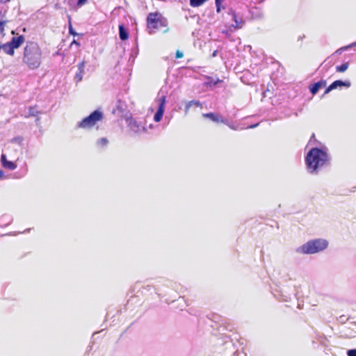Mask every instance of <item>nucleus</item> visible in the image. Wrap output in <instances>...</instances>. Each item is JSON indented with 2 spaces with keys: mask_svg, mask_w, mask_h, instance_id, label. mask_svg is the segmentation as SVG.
Segmentation results:
<instances>
[{
  "mask_svg": "<svg viewBox=\"0 0 356 356\" xmlns=\"http://www.w3.org/2000/svg\"><path fill=\"white\" fill-rule=\"evenodd\" d=\"M305 161L308 172L317 175L321 168L330 165V157L326 148L316 147L308 151Z\"/></svg>",
  "mask_w": 356,
  "mask_h": 356,
  "instance_id": "f257e3e1",
  "label": "nucleus"
},
{
  "mask_svg": "<svg viewBox=\"0 0 356 356\" xmlns=\"http://www.w3.org/2000/svg\"><path fill=\"white\" fill-rule=\"evenodd\" d=\"M42 51L39 45L34 42H26L24 49L23 62L31 70H35L40 66Z\"/></svg>",
  "mask_w": 356,
  "mask_h": 356,
  "instance_id": "f03ea898",
  "label": "nucleus"
},
{
  "mask_svg": "<svg viewBox=\"0 0 356 356\" xmlns=\"http://www.w3.org/2000/svg\"><path fill=\"white\" fill-rule=\"evenodd\" d=\"M329 245L327 240L322 238L312 239L296 248L295 252L301 254H314L326 250Z\"/></svg>",
  "mask_w": 356,
  "mask_h": 356,
  "instance_id": "7ed1b4c3",
  "label": "nucleus"
},
{
  "mask_svg": "<svg viewBox=\"0 0 356 356\" xmlns=\"http://www.w3.org/2000/svg\"><path fill=\"white\" fill-rule=\"evenodd\" d=\"M147 29L149 30L166 28L168 20L159 13H150L147 17Z\"/></svg>",
  "mask_w": 356,
  "mask_h": 356,
  "instance_id": "20e7f679",
  "label": "nucleus"
},
{
  "mask_svg": "<svg viewBox=\"0 0 356 356\" xmlns=\"http://www.w3.org/2000/svg\"><path fill=\"white\" fill-rule=\"evenodd\" d=\"M104 113L100 109H96L88 116L84 118L77 124L78 128L90 129L94 127L98 122L102 120Z\"/></svg>",
  "mask_w": 356,
  "mask_h": 356,
  "instance_id": "39448f33",
  "label": "nucleus"
},
{
  "mask_svg": "<svg viewBox=\"0 0 356 356\" xmlns=\"http://www.w3.org/2000/svg\"><path fill=\"white\" fill-rule=\"evenodd\" d=\"M131 293L134 296H138V293H140L143 295L148 296L155 293L158 296L159 299H161L162 296L160 293L156 291V289L152 284L147 282H137L133 286Z\"/></svg>",
  "mask_w": 356,
  "mask_h": 356,
  "instance_id": "423d86ee",
  "label": "nucleus"
},
{
  "mask_svg": "<svg viewBox=\"0 0 356 356\" xmlns=\"http://www.w3.org/2000/svg\"><path fill=\"white\" fill-rule=\"evenodd\" d=\"M126 122L129 130L134 135H139L146 131V128L145 127L142 121H139L136 118L129 117L126 118Z\"/></svg>",
  "mask_w": 356,
  "mask_h": 356,
  "instance_id": "0eeeda50",
  "label": "nucleus"
},
{
  "mask_svg": "<svg viewBox=\"0 0 356 356\" xmlns=\"http://www.w3.org/2000/svg\"><path fill=\"white\" fill-rule=\"evenodd\" d=\"M159 108L154 115V120L156 122H159L161 120L163 113L165 111V106L166 103V97L165 95H161L159 97Z\"/></svg>",
  "mask_w": 356,
  "mask_h": 356,
  "instance_id": "6e6552de",
  "label": "nucleus"
},
{
  "mask_svg": "<svg viewBox=\"0 0 356 356\" xmlns=\"http://www.w3.org/2000/svg\"><path fill=\"white\" fill-rule=\"evenodd\" d=\"M228 15L232 17V19L234 22V24L232 25L234 29H239L243 27L245 24V21L241 15L237 13L233 9H229Z\"/></svg>",
  "mask_w": 356,
  "mask_h": 356,
  "instance_id": "1a4fd4ad",
  "label": "nucleus"
},
{
  "mask_svg": "<svg viewBox=\"0 0 356 356\" xmlns=\"http://www.w3.org/2000/svg\"><path fill=\"white\" fill-rule=\"evenodd\" d=\"M351 86L350 81L336 80L333 81L325 90L324 95L339 87L349 88Z\"/></svg>",
  "mask_w": 356,
  "mask_h": 356,
  "instance_id": "9d476101",
  "label": "nucleus"
},
{
  "mask_svg": "<svg viewBox=\"0 0 356 356\" xmlns=\"http://www.w3.org/2000/svg\"><path fill=\"white\" fill-rule=\"evenodd\" d=\"M202 116L205 118L211 120L214 122H220L225 124H228V120L227 118H225L216 113L211 112L207 113H203Z\"/></svg>",
  "mask_w": 356,
  "mask_h": 356,
  "instance_id": "9b49d317",
  "label": "nucleus"
},
{
  "mask_svg": "<svg viewBox=\"0 0 356 356\" xmlns=\"http://www.w3.org/2000/svg\"><path fill=\"white\" fill-rule=\"evenodd\" d=\"M326 83H327L325 80L321 79L318 82L310 84L309 87L310 92L313 95H316L321 88H324L326 86Z\"/></svg>",
  "mask_w": 356,
  "mask_h": 356,
  "instance_id": "f8f14e48",
  "label": "nucleus"
},
{
  "mask_svg": "<svg viewBox=\"0 0 356 356\" xmlns=\"http://www.w3.org/2000/svg\"><path fill=\"white\" fill-rule=\"evenodd\" d=\"M1 163L4 168L10 170H13L17 168V165L14 162L8 161L4 154L1 155Z\"/></svg>",
  "mask_w": 356,
  "mask_h": 356,
  "instance_id": "ddd939ff",
  "label": "nucleus"
},
{
  "mask_svg": "<svg viewBox=\"0 0 356 356\" xmlns=\"http://www.w3.org/2000/svg\"><path fill=\"white\" fill-rule=\"evenodd\" d=\"M276 292L278 294H275V296L277 298L280 299L282 301L287 302L291 299L292 296L294 295L293 293H288L286 291H284L283 289L276 290Z\"/></svg>",
  "mask_w": 356,
  "mask_h": 356,
  "instance_id": "4468645a",
  "label": "nucleus"
},
{
  "mask_svg": "<svg viewBox=\"0 0 356 356\" xmlns=\"http://www.w3.org/2000/svg\"><path fill=\"white\" fill-rule=\"evenodd\" d=\"M24 36L21 35L17 37H13L9 42L15 49L19 48L24 42Z\"/></svg>",
  "mask_w": 356,
  "mask_h": 356,
  "instance_id": "2eb2a0df",
  "label": "nucleus"
},
{
  "mask_svg": "<svg viewBox=\"0 0 356 356\" xmlns=\"http://www.w3.org/2000/svg\"><path fill=\"white\" fill-rule=\"evenodd\" d=\"M129 31L125 28L124 24H120L119 25V37L120 39L122 41H124L129 38Z\"/></svg>",
  "mask_w": 356,
  "mask_h": 356,
  "instance_id": "dca6fc26",
  "label": "nucleus"
},
{
  "mask_svg": "<svg viewBox=\"0 0 356 356\" xmlns=\"http://www.w3.org/2000/svg\"><path fill=\"white\" fill-rule=\"evenodd\" d=\"M207 81L204 83V85L207 87H213L216 86L218 83L222 82V80L219 78H216V79L211 76H206Z\"/></svg>",
  "mask_w": 356,
  "mask_h": 356,
  "instance_id": "f3484780",
  "label": "nucleus"
},
{
  "mask_svg": "<svg viewBox=\"0 0 356 356\" xmlns=\"http://www.w3.org/2000/svg\"><path fill=\"white\" fill-rule=\"evenodd\" d=\"M1 49H3V51L10 56H13L15 54V49L12 47L9 42L5 44H0Z\"/></svg>",
  "mask_w": 356,
  "mask_h": 356,
  "instance_id": "a211bd4d",
  "label": "nucleus"
},
{
  "mask_svg": "<svg viewBox=\"0 0 356 356\" xmlns=\"http://www.w3.org/2000/svg\"><path fill=\"white\" fill-rule=\"evenodd\" d=\"M126 108L127 106L125 103L121 100H118L115 106V109H114L113 112L117 111L119 113L123 114L126 111Z\"/></svg>",
  "mask_w": 356,
  "mask_h": 356,
  "instance_id": "6ab92c4d",
  "label": "nucleus"
},
{
  "mask_svg": "<svg viewBox=\"0 0 356 356\" xmlns=\"http://www.w3.org/2000/svg\"><path fill=\"white\" fill-rule=\"evenodd\" d=\"M192 106H200L201 103L197 100H191L186 103L184 111L187 113Z\"/></svg>",
  "mask_w": 356,
  "mask_h": 356,
  "instance_id": "aec40b11",
  "label": "nucleus"
},
{
  "mask_svg": "<svg viewBox=\"0 0 356 356\" xmlns=\"http://www.w3.org/2000/svg\"><path fill=\"white\" fill-rule=\"evenodd\" d=\"M108 140L106 138H101L97 140L96 145L99 147H103L108 145Z\"/></svg>",
  "mask_w": 356,
  "mask_h": 356,
  "instance_id": "412c9836",
  "label": "nucleus"
},
{
  "mask_svg": "<svg viewBox=\"0 0 356 356\" xmlns=\"http://www.w3.org/2000/svg\"><path fill=\"white\" fill-rule=\"evenodd\" d=\"M40 112L38 111L36 108V106H31L29 109V115L26 116V118L31 116H37Z\"/></svg>",
  "mask_w": 356,
  "mask_h": 356,
  "instance_id": "4be33fe9",
  "label": "nucleus"
},
{
  "mask_svg": "<svg viewBox=\"0 0 356 356\" xmlns=\"http://www.w3.org/2000/svg\"><path fill=\"white\" fill-rule=\"evenodd\" d=\"M349 66L348 62L344 63L340 65H337L336 67V71L338 72H344Z\"/></svg>",
  "mask_w": 356,
  "mask_h": 356,
  "instance_id": "5701e85b",
  "label": "nucleus"
},
{
  "mask_svg": "<svg viewBox=\"0 0 356 356\" xmlns=\"http://www.w3.org/2000/svg\"><path fill=\"white\" fill-rule=\"evenodd\" d=\"M353 47H356V42H354L348 45L342 47L336 51L337 54H341L342 51H346Z\"/></svg>",
  "mask_w": 356,
  "mask_h": 356,
  "instance_id": "b1692460",
  "label": "nucleus"
},
{
  "mask_svg": "<svg viewBox=\"0 0 356 356\" xmlns=\"http://www.w3.org/2000/svg\"><path fill=\"white\" fill-rule=\"evenodd\" d=\"M68 22H69V33L74 36L77 35H78L77 33L72 28L70 16H68Z\"/></svg>",
  "mask_w": 356,
  "mask_h": 356,
  "instance_id": "393cba45",
  "label": "nucleus"
},
{
  "mask_svg": "<svg viewBox=\"0 0 356 356\" xmlns=\"http://www.w3.org/2000/svg\"><path fill=\"white\" fill-rule=\"evenodd\" d=\"M83 74V72H78V71L76 72L74 79L76 80L77 82L82 81Z\"/></svg>",
  "mask_w": 356,
  "mask_h": 356,
  "instance_id": "a878e982",
  "label": "nucleus"
},
{
  "mask_svg": "<svg viewBox=\"0 0 356 356\" xmlns=\"http://www.w3.org/2000/svg\"><path fill=\"white\" fill-rule=\"evenodd\" d=\"M77 67H78V72H83L84 68H85V62L82 61V62L79 63L77 65Z\"/></svg>",
  "mask_w": 356,
  "mask_h": 356,
  "instance_id": "bb28decb",
  "label": "nucleus"
},
{
  "mask_svg": "<svg viewBox=\"0 0 356 356\" xmlns=\"http://www.w3.org/2000/svg\"><path fill=\"white\" fill-rule=\"evenodd\" d=\"M348 318L344 316V315H341L339 316V318H338V321L341 324H344L347 321H348Z\"/></svg>",
  "mask_w": 356,
  "mask_h": 356,
  "instance_id": "cd10ccee",
  "label": "nucleus"
},
{
  "mask_svg": "<svg viewBox=\"0 0 356 356\" xmlns=\"http://www.w3.org/2000/svg\"><path fill=\"white\" fill-rule=\"evenodd\" d=\"M346 354L348 356H356V348L348 350Z\"/></svg>",
  "mask_w": 356,
  "mask_h": 356,
  "instance_id": "c85d7f7f",
  "label": "nucleus"
},
{
  "mask_svg": "<svg viewBox=\"0 0 356 356\" xmlns=\"http://www.w3.org/2000/svg\"><path fill=\"white\" fill-rule=\"evenodd\" d=\"M6 24V21L0 20V33H3L4 26Z\"/></svg>",
  "mask_w": 356,
  "mask_h": 356,
  "instance_id": "c756f323",
  "label": "nucleus"
},
{
  "mask_svg": "<svg viewBox=\"0 0 356 356\" xmlns=\"http://www.w3.org/2000/svg\"><path fill=\"white\" fill-rule=\"evenodd\" d=\"M23 140V138L21 136H17L13 138L12 141L14 143H21Z\"/></svg>",
  "mask_w": 356,
  "mask_h": 356,
  "instance_id": "7c9ffc66",
  "label": "nucleus"
},
{
  "mask_svg": "<svg viewBox=\"0 0 356 356\" xmlns=\"http://www.w3.org/2000/svg\"><path fill=\"white\" fill-rule=\"evenodd\" d=\"M88 0H77V6L81 7L86 4Z\"/></svg>",
  "mask_w": 356,
  "mask_h": 356,
  "instance_id": "2f4dec72",
  "label": "nucleus"
},
{
  "mask_svg": "<svg viewBox=\"0 0 356 356\" xmlns=\"http://www.w3.org/2000/svg\"><path fill=\"white\" fill-rule=\"evenodd\" d=\"M183 56H184V54H183L181 51H179V50H177V51H176V54H175V57H176V58H182Z\"/></svg>",
  "mask_w": 356,
  "mask_h": 356,
  "instance_id": "473e14b6",
  "label": "nucleus"
},
{
  "mask_svg": "<svg viewBox=\"0 0 356 356\" xmlns=\"http://www.w3.org/2000/svg\"><path fill=\"white\" fill-rule=\"evenodd\" d=\"M215 3H216V6L217 13H220V6H221L222 3H218V2L215 1Z\"/></svg>",
  "mask_w": 356,
  "mask_h": 356,
  "instance_id": "72a5a7b5",
  "label": "nucleus"
},
{
  "mask_svg": "<svg viewBox=\"0 0 356 356\" xmlns=\"http://www.w3.org/2000/svg\"><path fill=\"white\" fill-rule=\"evenodd\" d=\"M258 125H259V123L253 124L250 125V126L248 127V128H250V129H254V128L257 127Z\"/></svg>",
  "mask_w": 356,
  "mask_h": 356,
  "instance_id": "f704fd0d",
  "label": "nucleus"
},
{
  "mask_svg": "<svg viewBox=\"0 0 356 356\" xmlns=\"http://www.w3.org/2000/svg\"><path fill=\"white\" fill-rule=\"evenodd\" d=\"M20 232H10L8 234H7V235H9V236H15L17 235V234H19Z\"/></svg>",
  "mask_w": 356,
  "mask_h": 356,
  "instance_id": "c9c22d12",
  "label": "nucleus"
},
{
  "mask_svg": "<svg viewBox=\"0 0 356 356\" xmlns=\"http://www.w3.org/2000/svg\"><path fill=\"white\" fill-rule=\"evenodd\" d=\"M290 116H291V113L286 112L284 113V117L285 118H289Z\"/></svg>",
  "mask_w": 356,
  "mask_h": 356,
  "instance_id": "e433bc0d",
  "label": "nucleus"
},
{
  "mask_svg": "<svg viewBox=\"0 0 356 356\" xmlns=\"http://www.w3.org/2000/svg\"><path fill=\"white\" fill-rule=\"evenodd\" d=\"M217 54H218V51H217V50H216V51H214L213 52V54H212L211 56H212V57H215V56H217Z\"/></svg>",
  "mask_w": 356,
  "mask_h": 356,
  "instance_id": "4c0bfd02",
  "label": "nucleus"
},
{
  "mask_svg": "<svg viewBox=\"0 0 356 356\" xmlns=\"http://www.w3.org/2000/svg\"><path fill=\"white\" fill-rule=\"evenodd\" d=\"M3 174V171L2 170H0V179H2Z\"/></svg>",
  "mask_w": 356,
  "mask_h": 356,
  "instance_id": "58836bf2",
  "label": "nucleus"
},
{
  "mask_svg": "<svg viewBox=\"0 0 356 356\" xmlns=\"http://www.w3.org/2000/svg\"><path fill=\"white\" fill-rule=\"evenodd\" d=\"M227 125H228L231 129H234V130H235V129H236V128H235L234 126L230 125L229 123H228V124H227Z\"/></svg>",
  "mask_w": 356,
  "mask_h": 356,
  "instance_id": "ea45409f",
  "label": "nucleus"
},
{
  "mask_svg": "<svg viewBox=\"0 0 356 356\" xmlns=\"http://www.w3.org/2000/svg\"><path fill=\"white\" fill-rule=\"evenodd\" d=\"M39 121H40V118H37L36 120H35V122H36L37 124H38Z\"/></svg>",
  "mask_w": 356,
  "mask_h": 356,
  "instance_id": "a19ab883",
  "label": "nucleus"
},
{
  "mask_svg": "<svg viewBox=\"0 0 356 356\" xmlns=\"http://www.w3.org/2000/svg\"><path fill=\"white\" fill-rule=\"evenodd\" d=\"M222 0H215V1L218 2V3H222Z\"/></svg>",
  "mask_w": 356,
  "mask_h": 356,
  "instance_id": "79ce46f5",
  "label": "nucleus"
},
{
  "mask_svg": "<svg viewBox=\"0 0 356 356\" xmlns=\"http://www.w3.org/2000/svg\"><path fill=\"white\" fill-rule=\"evenodd\" d=\"M168 31V29L167 28V29H165V30H163V32H164V33H166Z\"/></svg>",
  "mask_w": 356,
  "mask_h": 356,
  "instance_id": "37998d69",
  "label": "nucleus"
},
{
  "mask_svg": "<svg viewBox=\"0 0 356 356\" xmlns=\"http://www.w3.org/2000/svg\"><path fill=\"white\" fill-rule=\"evenodd\" d=\"M73 43L76 44H78V45L79 44L78 42H76V40H74V41H73Z\"/></svg>",
  "mask_w": 356,
  "mask_h": 356,
  "instance_id": "c03bdc74",
  "label": "nucleus"
},
{
  "mask_svg": "<svg viewBox=\"0 0 356 356\" xmlns=\"http://www.w3.org/2000/svg\"><path fill=\"white\" fill-rule=\"evenodd\" d=\"M30 229H26V230H24V232H29Z\"/></svg>",
  "mask_w": 356,
  "mask_h": 356,
  "instance_id": "a18cd8bd",
  "label": "nucleus"
},
{
  "mask_svg": "<svg viewBox=\"0 0 356 356\" xmlns=\"http://www.w3.org/2000/svg\"><path fill=\"white\" fill-rule=\"evenodd\" d=\"M11 221H12V220H10V221L8 222V224H7V225L10 224Z\"/></svg>",
  "mask_w": 356,
  "mask_h": 356,
  "instance_id": "49530a36",
  "label": "nucleus"
},
{
  "mask_svg": "<svg viewBox=\"0 0 356 356\" xmlns=\"http://www.w3.org/2000/svg\"><path fill=\"white\" fill-rule=\"evenodd\" d=\"M354 188H356V187H354Z\"/></svg>",
  "mask_w": 356,
  "mask_h": 356,
  "instance_id": "de8ad7c7",
  "label": "nucleus"
}]
</instances>
